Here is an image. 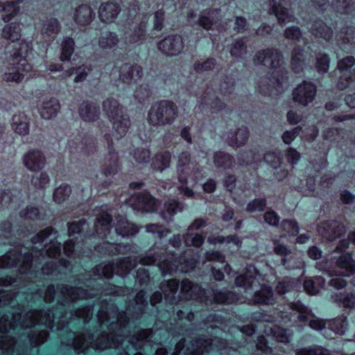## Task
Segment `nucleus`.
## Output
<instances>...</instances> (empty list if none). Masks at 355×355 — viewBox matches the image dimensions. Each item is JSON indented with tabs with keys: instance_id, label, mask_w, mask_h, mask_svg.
I'll return each mask as SVG.
<instances>
[{
	"instance_id": "obj_22",
	"label": "nucleus",
	"mask_w": 355,
	"mask_h": 355,
	"mask_svg": "<svg viewBox=\"0 0 355 355\" xmlns=\"http://www.w3.org/2000/svg\"><path fill=\"white\" fill-rule=\"evenodd\" d=\"M130 20L132 23L128 22L130 26V33H128V40L130 44H136L146 37L148 19L146 17H141L140 15H138Z\"/></svg>"
},
{
	"instance_id": "obj_47",
	"label": "nucleus",
	"mask_w": 355,
	"mask_h": 355,
	"mask_svg": "<svg viewBox=\"0 0 355 355\" xmlns=\"http://www.w3.org/2000/svg\"><path fill=\"white\" fill-rule=\"evenodd\" d=\"M331 298L339 306L346 309H352L355 306V295L352 292L335 293Z\"/></svg>"
},
{
	"instance_id": "obj_36",
	"label": "nucleus",
	"mask_w": 355,
	"mask_h": 355,
	"mask_svg": "<svg viewBox=\"0 0 355 355\" xmlns=\"http://www.w3.org/2000/svg\"><path fill=\"white\" fill-rule=\"evenodd\" d=\"M94 16L95 14L89 6L82 4L76 9L73 20L79 26H87L92 21Z\"/></svg>"
},
{
	"instance_id": "obj_31",
	"label": "nucleus",
	"mask_w": 355,
	"mask_h": 355,
	"mask_svg": "<svg viewBox=\"0 0 355 355\" xmlns=\"http://www.w3.org/2000/svg\"><path fill=\"white\" fill-rule=\"evenodd\" d=\"M23 162L28 170L35 171L44 166L45 157L41 151L31 150L24 155Z\"/></svg>"
},
{
	"instance_id": "obj_16",
	"label": "nucleus",
	"mask_w": 355,
	"mask_h": 355,
	"mask_svg": "<svg viewBox=\"0 0 355 355\" xmlns=\"http://www.w3.org/2000/svg\"><path fill=\"white\" fill-rule=\"evenodd\" d=\"M68 146L71 159L76 158L77 155H89L96 150L94 141L87 138L83 139L79 134L69 141Z\"/></svg>"
},
{
	"instance_id": "obj_35",
	"label": "nucleus",
	"mask_w": 355,
	"mask_h": 355,
	"mask_svg": "<svg viewBox=\"0 0 355 355\" xmlns=\"http://www.w3.org/2000/svg\"><path fill=\"white\" fill-rule=\"evenodd\" d=\"M249 131L246 127L238 128L234 132L224 133L223 138L232 146H241L244 145L248 139Z\"/></svg>"
},
{
	"instance_id": "obj_49",
	"label": "nucleus",
	"mask_w": 355,
	"mask_h": 355,
	"mask_svg": "<svg viewBox=\"0 0 355 355\" xmlns=\"http://www.w3.org/2000/svg\"><path fill=\"white\" fill-rule=\"evenodd\" d=\"M213 300L217 304H232L238 301V296L232 291H221L212 289Z\"/></svg>"
},
{
	"instance_id": "obj_37",
	"label": "nucleus",
	"mask_w": 355,
	"mask_h": 355,
	"mask_svg": "<svg viewBox=\"0 0 355 355\" xmlns=\"http://www.w3.org/2000/svg\"><path fill=\"white\" fill-rule=\"evenodd\" d=\"M306 56L303 48L295 46L291 53V66L296 73L303 71L308 65Z\"/></svg>"
},
{
	"instance_id": "obj_28",
	"label": "nucleus",
	"mask_w": 355,
	"mask_h": 355,
	"mask_svg": "<svg viewBox=\"0 0 355 355\" xmlns=\"http://www.w3.org/2000/svg\"><path fill=\"white\" fill-rule=\"evenodd\" d=\"M61 31L59 21L54 17L46 18L42 21L40 33L44 40L50 44Z\"/></svg>"
},
{
	"instance_id": "obj_9",
	"label": "nucleus",
	"mask_w": 355,
	"mask_h": 355,
	"mask_svg": "<svg viewBox=\"0 0 355 355\" xmlns=\"http://www.w3.org/2000/svg\"><path fill=\"white\" fill-rule=\"evenodd\" d=\"M262 275L253 265L246 267L244 274L235 279V284L244 288V292L250 296L245 297L252 300L256 304H272L275 302L273 291L270 286L261 285L259 280Z\"/></svg>"
},
{
	"instance_id": "obj_18",
	"label": "nucleus",
	"mask_w": 355,
	"mask_h": 355,
	"mask_svg": "<svg viewBox=\"0 0 355 355\" xmlns=\"http://www.w3.org/2000/svg\"><path fill=\"white\" fill-rule=\"evenodd\" d=\"M355 59L349 55L338 62V69L340 73L337 87L340 90L346 89L355 80V69L352 71L351 67L354 65Z\"/></svg>"
},
{
	"instance_id": "obj_27",
	"label": "nucleus",
	"mask_w": 355,
	"mask_h": 355,
	"mask_svg": "<svg viewBox=\"0 0 355 355\" xmlns=\"http://www.w3.org/2000/svg\"><path fill=\"white\" fill-rule=\"evenodd\" d=\"M220 9H207L202 11L197 20V24L205 30L218 28V21L220 20Z\"/></svg>"
},
{
	"instance_id": "obj_46",
	"label": "nucleus",
	"mask_w": 355,
	"mask_h": 355,
	"mask_svg": "<svg viewBox=\"0 0 355 355\" xmlns=\"http://www.w3.org/2000/svg\"><path fill=\"white\" fill-rule=\"evenodd\" d=\"M75 50V42L70 37H64L60 43V56L62 62H67L71 60V57Z\"/></svg>"
},
{
	"instance_id": "obj_15",
	"label": "nucleus",
	"mask_w": 355,
	"mask_h": 355,
	"mask_svg": "<svg viewBox=\"0 0 355 355\" xmlns=\"http://www.w3.org/2000/svg\"><path fill=\"white\" fill-rule=\"evenodd\" d=\"M184 42L179 34H171L165 37L157 44L158 49L165 55L175 57L179 55L184 49Z\"/></svg>"
},
{
	"instance_id": "obj_13",
	"label": "nucleus",
	"mask_w": 355,
	"mask_h": 355,
	"mask_svg": "<svg viewBox=\"0 0 355 355\" xmlns=\"http://www.w3.org/2000/svg\"><path fill=\"white\" fill-rule=\"evenodd\" d=\"M177 172L178 175V181L182 184L178 189L181 193L187 197H192L193 191L187 187V178L191 176L194 184L197 182L198 176L196 175L199 173V169L196 164L191 161L190 153L187 151L182 152L178 156L177 165Z\"/></svg>"
},
{
	"instance_id": "obj_62",
	"label": "nucleus",
	"mask_w": 355,
	"mask_h": 355,
	"mask_svg": "<svg viewBox=\"0 0 355 355\" xmlns=\"http://www.w3.org/2000/svg\"><path fill=\"white\" fill-rule=\"evenodd\" d=\"M0 244H11L12 230V224L9 222H4L1 225Z\"/></svg>"
},
{
	"instance_id": "obj_5",
	"label": "nucleus",
	"mask_w": 355,
	"mask_h": 355,
	"mask_svg": "<svg viewBox=\"0 0 355 355\" xmlns=\"http://www.w3.org/2000/svg\"><path fill=\"white\" fill-rule=\"evenodd\" d=\"M255 64H263L275 69L272 78H264L259 85L264 95H277L284 91L288 85L287 71L282 67L283 56L280 51L270 48L258 51L254 57Z\"/></svg>"
},
{
	"instance_id": "obj_21",
	"label": "nucleus",
	"mask_w": 355,
	"mask_h": 355,
	"mask_svg": "<svg viewBox=\"0 0 355 355\" xmlns=\"http://www.w3.org/2000/svg\"><path fill=\"white\" fill-rule=\"evenodd\" d=\"M316 91V86L314 84L304 81L293 90V101L302 105H306L313 101Z\"/></svg>"
},
{
	"instance_id": "obj_19",
	"label": "nucleus",
	"mask_w": 355,
	"mask_h": 355,
	"mask_svg": "<svg viewBox=\"0 0 355 355\" xmlns=\"http://www.w3.org/2000/svg\"><path fill=\"white\" fill-rule=\"evenodd\" d=\"M94 250L104 254H119L129 252L138 253L137 246L132 244L115 243L109 241L94 245Z\"/></svg>"
},
{
	"instance_id": "obj_45",
	"label": "nucleus",
	"mask_w": 355,
	"mask_h": 355,
	"mask_svg": "<svg viewBox=\"0 0 355 355\" xmlns=\"http://www.w3.org/2000/svg\"><path fill=\"white\" fill-rule=\"evenodd\" d=\"M171 153L168 150L157 153L153 158L152 166L155 170L162 171L171 164Z\"/></svg>"
},
{
	"instance_id": "obj_7",
	"label": "nucleus",
	"mask_w": 355,
	"mask_h": 355,
	"mask_svg": "<svg viewBox=\"0 0 355 355\" xmlns=\"http://www.w3.org/2000/svg\"><path fill=\"white\" fill-rule=\"evenodd\" d=\"M139 261L144 266L157 264L162 276L172 275L177 271L187 273L193 270L196 265V259H187L184 256H178L175 253L167 252L166 248H159L156 244Z\"/></svg>"
},
{
	"instance_id": "obj_56",
	"label": "nucleus",
	"mask_w": 355,
	"mask_h": 355,
	"mask_svg": "<svg viewBox=\"0 0 355 355\" xmlns=\"http://www.w3.org/2000/svg\"><path fill=\"white\" fill-rule=\"evenodd\" d=\"M20 36V26L19 24L11 23L5 26L2 30V37L12 42L17 41Z\"/></svg>"
},
{
	"instance_id": "obj_4",
	"label": "nucleus",
	"mask_w": 355,
	"mask_h": 355,
	"mask_svg": "<svg viewBox=\"0 0 355 355\" xmlns=\"http://www.w3.org/2000/svg\"><path fill=\"white\" fill-rule=\"evenodd\" d=\"M112 216L109 214H103L96 218L94 223L95 232L91 235L87 236L84 234L85 230L87 229L88 225L85 219H80L78 221H74L68 225V233L70 237L73 238L64 244L63 250L64 254L68 258H75L78 254L80 257L79 248H82L88 243V240L98 238L103 239L107 238L111 230Z\"/></svg>"
},
{
	"instance_id": "obj_32",
	"label": "nucleus",
	"mask_w": 355,
	"mask_h": 355,
	"mask_svg": "<svg viewBox=\"0 0 355 355\" xmlns=\"http://www.w3.org/2000/svg\"><path fill=\"white\" fill-rule=\"evenodd\" d=\"M121 12V6L116 3H104L99 8V19L105 24L114 21Z\"/></svg>"
},
{
	"instance_id": "obj_39",
	"label": "nucleus",
	"mask_w": 355,
	"mask_h": 355,
	"mask_svg": "<svg viewBox=\"0 0 355 355\" xmlns=\"http://www.w3.org/2000/svg\"><path fill=\"white\" fill-rule=\"evenodd\" d=\"M185 205L175 200H169L164 203V209L161 211L162 218L166 220L170 221L172 220L173 216L184 210Z\"/></svg>"
},
{
	"instance_id": "obj_63",
	"label": "nucleus",
	"mask_w": 355,
	"mask_h": 355,
	"mask_svg": "<svg viewBox=\"0 0 355 355\" xmlns=\"http://www.w3.org/2000/svg\"><path fill=\"white\" fill-rule=\"evenodd\" d=\"M71 193V187L68 184H62L54 191L53 200L57 203H62L68 198Z\"/></svg>"
},
{
	"instance_id": "obj_58",
	"label": "nucleus",
	"mask_w": 355,
	"mask_h": 355,
	"mask_svg": "<svg viewBox=\"0 0 355 355\" xmlns=\"http://www.w3.org/2000/svg\"><path fill=\"white\" fill-rule=\"evenodd\" d=\"M15 193L20 194L21 192L17 190L13 191ZM17 199L16 195L10 191H3L0 193V207L15 208Z\"/></svg>"
},
{
	"instance_id": "obj_25",
	"label": "nucleus",
	"mask_w": 355,
	"mask_h": 355,
	"mask_svg": "<svg viewBox=\"0 0 355 355\" xmlns=\"http://www.w3.org/2000/svg\"><path fill=\"white\" fill-rule=\"evenodd\" d=\"M270 8L269 13L275 15L277 18L279 24L284 23L295 22L297 19L295 16L290 13L288 9L282 6L284 3L286 5H290L286 0H269Z\"/></svg>"
},
{
	"instance_id": "obj_54",
	"label": "nucleus",
	"mask_w": 355,
	"mask_h": 355,
	"mask_svg": "<svg viewBox=\"0 0 355 355\" xmlns=\"http://www.w3.org/2000/svg\"><path fill=\"white\" fill-rule=\"evenodd\" d=\"M281 263L288 270L302 268L304 266L302 258L293 252H291L288 257L282 258Z\"/></svg>"
},
{
	"instance_id": "obj_29",
	"label": "nucleus",
	"mask_w": 355,
	"mask_h": 355,
	"mask_svg": "<svg viewBox=\"0 0 355 355\" xmlns=\"http://www.w3.org/2000/svg\"><path fill=\"white\" fill-rule=\"evenodd\" d=\"M336 42L345 51H349L353 45H355V27L349 26L341 29L336 33Z\"/></svg>"
},
{
	"instance_id": "obj_6",
	"label": "nucleus",
	"mask_w": 355,
	"mask_h": 355,
	"mask_svg": "<svg viewBox=\"0 0 355 355\" xmlns=\"http://www.w3.org/2000/svg\"><path fill=\"white\" fill-rule=\"evenodd\" d=\"M179 280L173 279L163 281L159 288L162 292L155 291L150 298V304L153 306L162 300V293L167 303L171 305L177 304L180 300H194L200 302H207L208 299L206 291L198 284H195L190 280L185 279L181 282V288Z\"/></svg>"
},
{
	"instance_id": "obj_48",
	"label": "nucleus",
	"mask_w": 355,
	"mask_h": 355,
	"mask_svg": "<svg viewBox=\"0 0 355 355\" xmlns=\"http://www.w3.org/2000/svg\"><path fill=\"white\" fill-rule=\"evenodd\" d=\"M248 37L234 40L230 45V53L232 57L241 58L248 52Z\"/></svg>"
},
{
	"instance_id": "obj_8",
	"label": "nucleus",
	"mask_w": 355,
	"mask_h": 355,
	"mask_svg": "<svg viewBox=\"0 0 355 355\" xmlns=\"http://www.w3.org/2000/svg\"><path fill=\"white\" fill-rule=\"evenodd\" d=\"M349 243L355 245V231L349 234L348 239L339 242L330 259L317 262L315 268L330 277L355 275V261L350 253L343 252L349 247ZM352 282L355 286V276Z\"/></svg>"
},
{
	"instance_id": "obj_57",
	"label": "nucleus",
	"mask_w": 355,
	"mask_h": 355,
	"mask_svg": "<svg viewBox=\"0 0 355 355\" xmlns=\"http://www.w3.org/2000/svg\"><path fill=\"white\" fill-rule=\"evenodd\" d=\"M214 162L218 168H230L233 166L234 159L229 154L219 151L215 153Z\"/></svg>"
},
{
	"instance_id": "obj_2",
	"label": "nucleus",
	"mask_w": 355,
	"mask_h": 355,
	"mask_svg": "<svg viewBox=\"0 0 355 355\" xmlns=\"http://www.w3.org/2000/svg\"><path fill=\"white\" fill-rule=\"evenodd\" d=\"M101 334L94 340V334L88 331L75 335L70 331L66 345L73 347L78 354L88 355L90 351H103L110 348L123 347V352L118 355H204L211 351H220L227 347V342L217 338L210 339L199 336L193 340L189 346L182 338L176 343L174 350L158 347L164 340L158 336L169 337V332L152 329H141L136 334L127 336V327L130 320L126 311L119 312L111 300H103L96 315ZM64 343V342H62Z\"/></svg>"
},
{
	"instance_id": "obj_20",
	"label": "nucleus",
	"mask_w": 355,
	"mask_h": 355,
	"mask_svg": "<svg viewBox=\"0 0 355 355\" xmlns=\"http://www.w3.org/2000/svg\"><path fill=\"white\" fill-rule=\"evenodd\" d=\"M198 98V110L200 111L209 110L211 112H218L225 107V104L216 96L212 89L209 87Z\"/></svg>"
},
{
	"instance_id": "obj_43",
	"label": "nucleus",
	"mask_w": 355,
	"mask_h": 355,
	"mask_svg": "<svg viewBox=\"0 0 355 355\" xmlns=\"http://www.w3.org/2000/svg\"><path fill=\"white\" fill-rule=\"evenodd\" d=\"M325 279L321 276L306 279L304 282V289L309 295H316L324 288Z\"/></svg>"
},
{
	"instance_id": "obj_41",
	"label": "nucleus",
	"mask_w": 355,
	"mask_h": 355,
	"mask_svg": "<svg viewBox=\"0 0 355 355\" xmlns=\"http://www.w3.org/2000/svg\"><path fill=\"white\" fill-rule=\"evenodd\" d=\"M311 33L326 41H329L333 35L331 28L327 26L322 21L316 20L313 22L310 27Z\"/></svg>"
},
{
	"instance_id": "obj_52",
	"label": "nucleus",
	"mask_w": 355,
	"mask_h": 355,
	"mask_svg": "<svg viewBox=\"0 0 355 355\" xmlns=\"http://www.w3.org/2000/svg\"><path fill=\"white\" fill-rule=\"evenodd\" d=\"M331 6L341 15H349L355 11V0H333Z\"/></svg>"
},
{
	"instance_id": "obj_23",
	"label": "nucleus",
	"mask_w": 355,
	"mask_h": 355,
	"mask_svg": "<svg viewBox=\"0 0 355 355\" xmlns=\"http://www.w3.org/2000/svg\"><path fill=\"white\" fill-rule=\"evenodd\" d=\"M318 231L323 238L331 241L344 234L346 228L338 220H326L319 225Z\"/></svg>"
},
{
	"instance_id": "obj_51",
	"label": "nucleus",
	"mask_w": 355,
	"mask_h": 355,
	"mask_svg": "<svg viewBox=\"0 0 355 355\" xmlns=\"http://www.w3.org/2000/svg\"><path fill=\"white\" fill-rule=\"evenodd\" d=\"M223 320L224 318L217 313H210L202 320V322L199 323L198 327L200 329H215L218 328V324L223 322Z\"/></svg>"
},
{
	"instance_id": "obj_24",
	"label": "nucleus",
	"mask_w": 355,
	"mask_h": 355,
	"mask_svg": "<svg viewBox=\"0 0 355 355\" xmlns=\"http://www.w3.org/2000/svg\"><path fill=\"white\" fill-rule=\"evenodd\" d=\"M133 209L142 212H153L157 209V200L147 191L139 192L133 198Z\"/></svg>"
},
{
	"instance_id": "obj_30",
	"label": "nucleus",
	"mask_w": 355,
	"mask_h": 355,
	"mask_svg": "<svg viewBox=\"0 0 355 355\" xmlns=\"http://www.w3.org/2000/svg\"><path fill=\"white\" fill-rule=\"evenodd\" d=\"M80 118L88 122L95 121L99 119L100 107L96 103L89 101H83L78 109Z\"/></svg>"
},
{
	"instance_id": "obj_17",
	"label": "nucleus",
	"mask_w": 355,
	"mask_h": 355,
	"mask_svg": "<svg viewBox=\"0 0 355 355\" xmlns=\"http://www.w3.org/2000/svg\"><path fill=\"white\" fill-rule=\"evenodd\" d=\"M107 142L108 153L105 156L102 165V174L106 178L113 176L120 169L118 153L115 152L112 146V141L109 134L104 135Z\"/></svg>"
},
{
	"instance_id": "obj_60",
	"label": "nucleus",
	"mask_w": 355,
	"mask_h": 355,
	"mask_svg": "<svg viewBox=\"0 0 355 355\" xmlns=\"http://www.w3.org/2000/svg\"><path fill=\"white\" fill-rule=\"evenodd\" d=\"M298 285V280L294 278L286 277L279 282L276 286V291L279 295L289 293L295 289Z\"/></svg>"
},
{
	"instance_id": "obj_64",
	"label": "nucleus",
	"mask_w": 355,
	"mask_h": 355,
	"mask_svg": "<svg viewBox=\"0 0 355 355\" xmlns=\"http://www.w3.org/2000/svg\"><path fill=\"white\" fill-rule=\"evenodd\" d=\"M329 58L326 53H320L316 55L315 68L319 73H325L329 68Z\"/></svg>"
},
{
	"instance_id": "obj_59",
	"label": "nucleus",
	"mask_w": 355,
	"mask_h": 355,
	"mask_svg": "<svg viewBox=\"0 0 355 355\" xmlns=\"http://www.w3.org/2000/svg\"><path fill=\"white\" fill-rule=\"evenodd\" d=\"M183 241L186 246L200 248L205 241V237L200 234H193L192 232H187L182 236Z\"/></svg>"
},
{
	"instance_id": "obj_38",
	"label": "nucleus",
	"mask_w": 355,
	"mask_h": 355,
	"mask_svg": "<svg viewBox=\"0 0 355 355\" xmlns=\"http://www.w3.org/2000/svg\"><path fill=\"white\" fill-rule=\"evenodd\" d=\"M115 231L122 237H129L139 232V227L134 223L129 222L125 218L119 217L115 225Z\"/></svg>"
},
{
	"instance_id": "obj_42",
	"label": "nucleus",
	"mask_w": 355,
	"mask_h": 355,
	"mask_svg": "<svg viewBox=\"0 0 355 355\" xmlns=\"http://www.w3.org/2000/svg\"><path fill=\"white\" fill-rule=\"evenodd\" d=\"M12 128L20 135H26L29 132V121L23 113L15 114L12 117Z\"/></svg>"
},
{
	"instance_id": "obj_3",
	"label": "nucleus",
	"mask_w": 355,
	"mask_h": 355,
	"mask_svg": "<svg viewBox=\"0 0 355 355\" xmlns=\"http://www.w3.org/2000/svg\"><path fill=\"white\" fill-rule=\"evenodd\" d=\"M56 232L51 227L45 228L31 239L33 245L44 244L40 250H35L37 247H32L31 252H22L14 250L8 251L0 257V268H18L20 274H28L31 272L34 257H40L44 259L45 256L57 258L61 254V243L53 241L56 238Z\"/></svg>"
},
{
	"instance_id": "obj_10",
	"label": "nucleus",
	"mask_w": 355,
	"mask_h": 355,
	"mask_svg": "<svg viewBox=\"0 0 355 355\" xmlns=\"http://www.w3.org/2000/svg\"><path fill=\"white\" fill-rule=\"evenodd\" d=\"M103 109L112 123L113 136L116 139L123 137L130 126V117L123 107L114 98H107L103 103Z\"/></svg>"
},
{
	"instance_id": "obj_61",
	"label": "nucleus",
	"mask_w": 355,
	"mask_h": 355,
	"mask_svg": "<svg viewBox=\"0 0 355 355\" xmlns=\"http://www.w3.org/2000/svg\"><path fill=\"white\" fill-rule=\"evenodd\" d=\"M330 329L336 334L339 335H343L347 330V320L345 316H340L336 318L329 323Z\"/></svg>"
},
{
	"instance_id": "obj_33",
	"label": "nucleus",
	"mask_w": 355,
	"mask_h": 355,
	"mask_svg": "<svg viewBox=\"0 0 355 355\" xmlns=\"http://www.w3.org/2000/svg\"><path fill=\"white\" fill-rule=\"evenodd\" d=\"M69 266L70 262L67 259H60L58 261L51 260L42 267V272L46 275L57 276L59 274H65Z\"/></svg>"
},
{
	"instance_id": "obj_11",
	"label": "nucleus",
	"mask_w": 355,
	"mask_h": 355,
	"mask_svg": "<svg viewBox=\"0 0 355 355\" xmlns=\"http://www.w3.org/2000/svg\"><path fill=\"white\" fill-rule=\"evenodd\" d=\"M290 309L294 311L290 313V318L287 320V315L283 316V320L286 324L290 326H299L302 323L309 326L316 331H322L325 329L326 323L323 320L317 318L311 311L304 306L301 302H291L288 304Z\"/></svg>"
},
{
	"instance_id": "obj_44",
	"label": "nucleus",
	"mask_w": 355,
	"mask_h": 355,
	"mask_svg": "<svg viewBox=\"0 0 355 355\" xmlns=\"http://www.w3.org/2000/svg\"><path fill=\"white\" fill-rule=\"evenodd\" d=\"M119 42L117 34L114 32H103L98 38V46L102 49H112Z\"/></svg>"
},
{
	"instance_id": "obj_14",
	"label": "nucleus",
	"mask_w": 355,
	"mask_h": 355,
	"mask_svg": "<svg viewBox=\"0 0 355 355\" xmlns=\"http://www.w3.org/2000/svg\"><path fill=\"white\" fill-rule=\"evenodd\" d=\"M32 66L19 51L11 55L9 64L3 75L6 82L20 83L23 81L26 73L31 71Z\"/></svg>"
},
{
	"instance_id": "obj_26",
	"label": "nucleus",
	"mask_w": 355,
	"mask_h": 355,
	"mask_svg": "<svg viewBox=\"0 0 355 355\" xmlns=\"http://www.w3.org/2000/svg\"><path fill=\"white\" fill-rule=\"evenodd\" d=\"M119 78L128 85L137 83L142 76V68L137 64L124 63L119 67Z\"/></svg>"
},
{
	"instance_id": "obj_55",
	"label": "nucleus",
	"mask_w": 355,
	"mask_h": 355,
	"mask_svg": "<svg viewBox=\"0 0 355 355\" xmlns=\"http://www.w3.org/2000/svg\"><path fill=\"white\" fill-rule=\"evenodd\" d=\"M296 355H331L329 349L318 345L297 349Z\"/></svg>"
},
{
	"instance_id": "obj_12",
	"label": "nucleus",
	"mask_w": 355,
	"mask_h": 355,
	"mask_svg": "<svg viewBox=\"0 0 355 355\" xmlns=\"http://www.w3.org/2000/svg\"><path fill=\"white\" fill-rule=\"evenodd\" d=\"M178 116V107L171 101L162 100L153 103L148 112V122L155 127L172 125Z\"/></svg>"
},
{
	"instance_id": "obj_1",
	"label": "nucleus",
	"mask_w": 355,
	"mask_h": 355,
	"mask_svg": "<svg viewBox=\"0 0 355 355\" xmlns=\"http://www.w3.org/2000/svg\"><path fill=\"white\" fill-rule=\"evenodd\" d=\"M137 266V260L130 257L119 259L116 263H101L92 270L89 278L85 277L87 287H92L90 291L82 287L71 286L67 284H58L56 288L53 285H49L43 295L38 288L31 291V296L27 294L25 302L19 303L21 297L19 292H11L0 297V309L9 307L11 311L1 315V322L7 324H14L15 327L33 328L37 324H42L53 329L55 322H62V327L70 323V320L76 318L82 319L86 325L93 315L94 304L78 309L74 312L71 310L73 304L78 300L90 299L96 295H115L121 294L119 286L109 283L105 280L114 277V275L124 279ZM2 290H0L1 294Z\"/></svg>"
},
{
	"instance_id": "obj_53",
	"label": "nucleus",
	"mask_w": 355,
	"mask_h": 355,
	"mask_svg": "<svg viewBox=\"0 0 355 355\" xmlns=\"http://www.w3.org/2000/svg\"><path fill=\"white\" fill-rule=\"evenodd\" d=\"M263 155L262 150L255 148L254 150H251L249 153H245L241 154L239 157V162L240 165H249L253 163H257L261 160Z\"/></svg>"
},
{
	"instance_id": "obj_50",
	"label": "nucleus",
	"mask_w": 355,
	"mask_h": 355,
	"mask_svg": "<svg viewBox=\"0 0 355 355\" xmlns=\"http://www.w3.org/2000/svg\"><path fill=\"white\" fill-rule=\"evenodd\" d=\"M267 335L272 334L278 342L287 343H289L293 337V331L289 329L282 327H270V329L266 330Z\"/></svg>"
},
{
	"instance_id": "obj_34",
	"label": "nucleus",
	"mask_w": 355,
	"mask_h": 355,
	"mask_svg": "<svg viewBox=\"0 0 355 355\" xmlns=\"http://www.w3.org/2000/svg\"><path fill=\"white\" fill-rule=\"evenodd\" d=\"M135 306H129L127 311L131 313L132 319L138 320L144 313L146 308L148 306V301L146 293L144 290L139 291L135 298Z\"/></svg>"
},
{
	"instance_id": "obj_40",
	"label": "nucleus",
	"mask_w": 355,
	"mask_h": 355,
	"mask_svg": "<svg viewBox=\"0 0 355 355\" xmlns=\"http://www.w3.org/2000/svg\"><path fill=\"white\" fill-rule=\"evenodd\" d=\"M59 101L54 98L44 101L40 109V114L44 119H51L55 117L60 110Z\"/></svg>"
}]
</instances>
